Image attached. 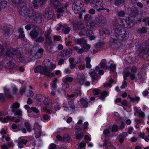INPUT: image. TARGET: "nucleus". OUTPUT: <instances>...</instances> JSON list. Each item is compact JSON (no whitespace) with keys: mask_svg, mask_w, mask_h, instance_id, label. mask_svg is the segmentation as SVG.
Masks as SVG:
<instances>
[{"mask_svg":"<svg viewBox=\"0 0 149 149\" xmlns=\"http://www.w3.org/2000/svg\"><path fill=\"white\" fill-rule=\"evenodd\" d=\"M13 58L7 55V56L5 58L3 61V65L6 68L11 69L13 68L14 65V63L12 62Z\"/></svg>","mask_w":149,"mask_h":149,"instance_id":"0eeeda50","label":"nucleus"},{"mask_svg":"<svg viewBox=\"0 0 149 149\" xmlns=\"http://www.w3.org/2000/svg\"><path fill=\"white\" fill-rule=\"evenodd\" d=\"M42 96L40 95H36L35 97V99L37 101L39 102H41L42 99L41 97Z\"/></svg>","mask_w":149,"mask_h":149,"instance_id":"09e8293b","label":"nucleus"},{"mask_svg":"<svg viewBox=\"0 0 149 149\" xmlns=\"http://www.w3.org/2000/svg\"><path fill=\"white\" fill-rule=\"evenodd\" d=\"M82 3L83 2L81 0H74L72 5V8L75 13H78L81 11L83 7Z\"/></svg>","mask_w":149,"mask_h":149,"instance_id":"423d86ee","label":"nucleus"},{"mask_svg":"<svg viewBox=\"0 0 149 149\" xmlns=\"http://www.w3.org/2000/svg\"><path fill=\"white\" fill-rule=\"evenodd\" d=\"M114 36L121 40H126L128 37V32L120 25L115 26L113 29Z\"/></svg>","mask_w":149,"mask_h":149,"instance_id":"f03ea898","label":"nucleus"},{"mask_svg":"<svg viewBox=\"0 0 149 149\" xmlns=\"http://www.w3.org/2000/svg\"><path fill=\"white\" fill-rule=\"evenodd\" d=\"M13 3L17 4L20 3L22 0H12Z\"/></svg>","mask_w":149,"mask_h":149,"instance_id":"69168bd1","label":"nucleus"},{"mask_svg":"<svg viewBox=\"0 0 149 149\" xmlns=\"http://www.w3.org/2000/svg\"><path fill=\"white\" fill-rule=\"evenodd\" d=\"M56 145L55 144L52 143L50 145L49 149H56Z\"/></svg>","mask_w":149,"mask_h":149,"instance_id":"680f3d73","label":"nucleus"},{"mask_svg":"<svg viewBox=\"0 0 149 149\" xmlns=\"http://www.w3.org/2000/svg\"><path fill=\"white\" fill-rule=\"evenodd\" d=\"M126 1L125 0H116L114 2V4L116 6H118L121 4H124L126 3Z\"/></svg>","mask_w":149,"mask_h":149,"instance_id":"c85d7f7f","label":"nucleus"},{"mask_svg":"<svg viewBox=\"0 0 149 149\" xmlns=\"http://www.w3.org/2000/svg\"><path fill=\"white\" fill-rule=\"evenodd\" d=\"M10 52L13 55H15L19 53V51L17 49L12 48L10 49Z\"/></svg>","mask_w":149,"mask_h":149,"instance_id":"c756f323","label":"nucleus"},{"mask_svg":"<svg viewBox=\"0 0 149 149\" xmlns=\"http://www.w3.org/2000/svg\"><path fill=\"white\" fill-rule=\"evenodd\" d=\"M143 22H145L147 21L148 24L149 26V17H147L146 18H143L142 20Z\"/></svg>","mask_w":149,"mask_h":149,"instance_id":"774afa93","label":"nucleus"},{"mask_svg":"<svg viewBox=\"0 0 149 149\" xmlns=\"http://www.w3.org/2000/svg\"><path fill=\"white\" fill-rule=\"evenodd\" d=\"M86 35L89 36V38L91 40H94L95 37L93 36V31L91 30L90 26L86 25L84 26V30Z\"/></svg>","mask_w":149,"mask_h":149,"instance_id":"6e6552de","label":"nucleus"},{"mask_svg":"<svg viewBox=\"0 0 149 149\" xmlns=\"http://www.w3.org/2000/svg\"><path fill=\"white\" fill-rule=\"evenodd\" d=\"M35 39V42H36L42 43L44 41L45 38L44 37L40 36Z\"/></svg>","mask_w":149,"mask_h":149,"instance_id":"4c0bfd02","label":"nucleus"},{"mask_svg":"<svg viewBox=\"0 0 149 149\" xmlns=\"http://www.w3.org/2000/svg\"><path fill=\"white\" fill-rule=\"evenodd\" d=\"M100 92V91L98 90H93V93L94 95H97Z\"/></svg>","mask_w":149,"mask_h":149,"instance_id":"052dcab7","label":"nucleus"},{"mask_svg":"<svg viewBox=\"0 0 149 149\" xmlns=\"http://www.w3.org/2000/svg\"><path fill=\"white\" fill-rule=\"evenodd\" d=\"M22 4H20L21 9L19 10V14L21 15L25 18L29 17L31 19L33 20L37 23L41 22L42 16L40 12L33 10H30L26 6L22 8Z\"/></svg>","mask_w":149,"mask_h":149,"instance_id":"f257e3e1","label":"nucleus"},{"mask_svg":"<svg viewBox=\"0 0 149 149\" xmlns=\"http://www.w3.org/2000/svg\"><path fill=\"white\" fill-rule=\"evenodd\" d=\"M141 54L143 58H146L149 60V48L143 49L141 51Z\"/></svg>","mask_w":149,"mask_h":149,"instance_id":"2eb2a0df","label":"nucleus"},{"mask_svg":"<svg viewBox=\"0 0 149 149\" xmlns=\"http://www.w3.org/2000/svg\"><path fill=\"white\" fill-rule=\"evenodd\" d=\"M84 2L86 4L90 3L91 6L93 7L97 8V7L100 6L102 7L101 2H100V0H84Z\"/></svg>","mask_w":149,"mask_h":149,"instance_id":"9b49d317","label":"nucleus"},{"mask_svg":"<svg viewBox=\"0 0 149 149\" xmlns=\"http://www.w3.org/2000/svg\"><path fill=\"white\" fill-rule=\"evenodd\" d=\"M58 80L56 78H55L53 81L52 84V87L53 89H56L57 88L56 83Z\"/></svg>","mask_w":149,"mask_h":149,"instance_id":"ea45409f","label":"nucleus"},{"mask_svg":"<svg viewBox=\"0 0 149 149\" xmlns=\"http://www.w3.org/2000/svg\"><path fill=\"white\" fill-rule=\"evenodd\" d=\"M101 4L102 6L103 5V4L102 3H101ZM102 8H100L97 9V11H100V10H106L107 13H108L109 11V9L108 8H104L102 7H101Z\"/></svg>","mask_w":149,"mask_h":149,"instance_id":"3c124183","label":"nucleus"},{"mask_svg":"<svg viewBox=\"0 0 149 149\" xmlns=\"http://www.w3.org/2000/svg\"><path fill=\"white\" fill-rule=\"evenodd\" d=\"M130 77L131 79L132 80H134V79H137V78L136 77H135V75L134 73H131L130 76Z\"/></svg>","mask_w":149,"mask_h":149,"instance_id":"0e129e2a","label":"nucleus"},{"mask_svg":"<svg viewBox=\"0 0 149 149\" xmlns=\"http://www.w3.org/2000/svg\"><path fill=\"white\" fill-rule=\"evenodd\" d=\"M34 72L35 73H40L43 74L48 77H50V73L46 71L44 68V67H42L40 65H38L34 69Z\"/></svg>","mask_w":149,"mask_h":149,"instance_id":"1a4fd4ad","label":"nucleus"},{"mask_svg":"<svg viewBox=\"0 0 149 149\" xmlns=\"http://www.w3.org/2000/svg\"><path fill=\"white\" fill-rule=\"evenodd\" d=\"M123 74L124 75V79L126 80L127 79V77L129 76L130 74V72L127 69H124L123 71Z\"/></svg>","mask_w":149,"mask_h":149,"instance_id":"cd10ccee","label":"nucleus"},{"mask_svg":"<svg viewBox=\"0 0 149 149\" xmlns=\"http://www.w3.org/2000/svg\"><path fill=\"white\" fill-rule=\"evenodd\" d=\"M19 59L21 62L23 63L25 62L26 60L29 61H31L29 59V57H26L24 58V57L20 56L19 58Z\"/></svg>","mask_w":149,"mask_h":149,"instance_id":"c9c22d12","label":"nucleus"},{"mask_svg":"<svg viewBox=\"0 0 149 149\" xmlns=\"http://www.w3.org/2000/svg\"><path fill=\"white\" fill-rule=\"evenodd\" d=\"M82 46H83L84 48L86 49H89L90 48L89 45L87 44V43H86L85 44L83 45Z\"/></svg>","mask_w":149,"mask_h":149,"instance_id":"e2e57ef3","label":"nucleus"},{"mask_svg":"<svg viewBox=\"0 0 149 149\" xmlns=\"http://www.w3.org/2000/svg\"><path fill=\"white\" fill-rule=\"evenodd\" d=\"M1 8H5L7 6V1L2 0L0 1Z\"/></svg>","mask_w":149,"mask_h":149,"instance_id":"a19ab883","label":"nucleus"},{"mask_svg":"<svg viewBox=\"0 0 149 149\" xmlns=\"http://www.w3.org/2000/svg\"><path fill=\"white\" fill-rule=\"evenodd\" d=\"M107 93L106 91H104L101 93V96L100 98L102 100H104V98L105 96L107 95Z\"/></svg>","mask_w":149,"mask_h":149,"instance_id":"f704fd0d","label":"nucleus"},{"mask_svg":"<svg viewBox=\"0 0 149 149\" xmlns=\"http://www.w3.org/2000/svg\"><path fill=\"white\" fill-rule=\"evenodd\" d=\"M116 66L114 64H111L109 66H108L107 69L114 72L115 70Z\"/></svg>","mask_w":149,"mask_h":149,"instance_id":"2f4dec72","label":"nucleus"},{"mask_svg":"<svg viewBox=\"0 0 149 149\" xmlns=\"http://www.w3.org/2000/svg\"><path fill=\"white\" fill-rule=\"evenodd\" d=\"M44 52V50L42 48L38 49L37 50H35L34 48L31 49L29 53L26 54V56H29L30 60H33V58L36 59L40 58Z\"/></svg>","mask_w":149,"mask_h":149,"instance_id":"7ed1b4c3","label":"nucleus"},{"mask_svg":"<svg viewBox=\"0 0 149 149\" xmlns=\"http://www.w3.org/2000/svg\"><path fill=\"white\" fill-rule=\"evenodd\" d=\"M104 45V44L103 42L99 41L95 44V47L97 49L102 47Z\"/></svg>","mask_w":149,"mask_h":149,"instance_id":"e433bc0d","label":"nucleus"},{"mask_svg":"<svg viewBox=\"0 0 149 149\" xmlns=\"http://www.w3.org/2000/svg\"><path fill=\"white\" fill-rule=\"evenodd\" d=\"M118 130V128L116 125H114L112 127V131L115 132L116 131Z\"/></svg>","mask_w":149,"mask_h":149,"instance_id":"6e6d98bb","label":"nucleus"},{"mask_svg":"<svg viewBox=\"0 0 149 149\" xmlns=\"http://www.w3.org/2000/svg\"><path fill=\"white\" fill-rule=\"evenodd\" d=\"M13 32V29L11 28H6L3 31L4 35L5 37H8Z\"/></svg>","mask_w":149,"mask_h":149,"instance_id":"6ab92c4d","label":"nucleus"},{"mask_svg":"<svg viewBox=\"0 0 149 149\" xmlns=\"http://www.w3.org/2000/svg\"><path fill=\"white\" fill-rule=\"evenodd\" d=\"M54 13L53 11L49 10L48 8L46 9L45 11V18H47V19H49L52 18L53 17Z\"/></svg>","mask_w":149,"mask_h":149,"instance_id":"a211bd4d","label":"nucleus"},{"mask_svg":"<svg viewBox=\"0 0 149 149\" xmlns=\"http://www.w3.org/2000/svg\"><path fill=\"white\" fill-rule=\"evenodd\" d=\"M86 145V143L84 141H82L79 144V147L81 148L85 146Z\"/></svg>","mask_w":149,"mask_h":149,"instance_id":"bf43d9fd","label":"nucleus"},{"mask_svg":"<svg viewBox=\"0 0 149 149\" xmlns=\"http://www.w3.org/2000/svg\"><path fill=\"white\" fill-rule=\"evenodd\" d=\"M95 22L97 24L100 25L101 26L103 24L106 23V19L103 16L101 15L98 16L95 18Z\"/></svg>","mask_w":149,"mask_h":149,"instance_id":"ddd939ff","label":"nucleus"},{"mask_svg":"<svg viewBox=\"0 0 149 149\" xmlns=\"http://www.w3.org/2000/svg\"><path fill=\"white\" fill-rule=\"evenodd\" d=\"M78 83L80 85H82L84 84L85 81L84 79L82 78L81 79H77Z\"/></svg>","mask_w":149,"mask_h":149,"instance_id":"de8ad7c7","label":"nucleus"},{"mask_svg":"<svg viewBox=\"0 0 149 149\" xmlns=\"http://www.w3.org/2000/svg\"><path fill=\"white\" fill-rule=\"evenodd\" d=\"M100 66L101 68H106L107 69L108 66L107 65L106 60L105 59L102 60L100 63Z\"/></svg>","mask_w":149,"mask_h":149,"instance_id":"393cba45","label":"nucleus"},{"mask_svg":"<svg viewBox=\"0 0 149 149\" xmlns=\"http://www.w3.org/2000/svg\"><path fill=\"white\" fill-rule=\"evenodd\" d=\"M73 80V79L71 77H67L65 79L63 80V81L64 84L68 83V82H71Z\"/></svg>","mask_w":149,"mask_h":149,"instance_id":"58836bf2","label":"nucleus"},{"mask_svg":"<svg viewBox=\"0 0 149 149\" xmlns=\"http://www.w3.org/2000/svg\"><path fill=\"white\" fill-rule=\"evenodd\" d=\"M89 74L93 80H97L98 78V75L97 73L95 72V71L91 72L89 73Z\"/></svg>","mask_w":149,"mask_h":149,"instance_id":"b1692460","label":"nucleus"},{"mask_svg":"<svg viewBox=\"0 0 149 149\" xmlns=\"http://www.w3.org/2000/svg\"><path fill=\"white\" fill-rule=\"evenodd\" d=\"M33 129L34 130V133L36 138H38L41 136V128L38 123L35 124Z\"/></svg>","mask_w":149,"mask_h":149,"instance_id":"f8f14e48","label":"nucleus"},{"mask_svg":"<svg viewBox=\"0 0 149 149\" xmlns=\"http://www.w3.org/2000/svg\"><path fill=\"white\" fill-rule=\"evenodd\" d=\"M125 13L123 10H121L118 12L117 14L118 16L120 17H123L125 16Z\"/></svg>","mask_w":149,"mask_h":149,"instance_id":"79ce46f5","label":"nucleus"},{"mask_svg":"<svg viewBox=\"0 0 149 149\" xmlns=\"http://www.w3.org/2000/svg\"><path fill=\"white\" fill-rule=\"evenodd\" d=\"M81 106L84 107H86L88 105V103L85 100L82 99L81 100Z\"/></svg>","mask_w":149,"mask_h":149,"instance_id":"72a5a7b5","label":"nucleus"},{"mask_svg":"<svg viewBox=\"0 0 149 149\" xmlns=\"http://www.w3.org/2000/svg\"><path fill=\"white\" fill-rule=\"evenodd\" d=\"M24 126L26 127L27 130L29 132H31V125L28 122H25L24 123Z\"/></svg>","mask_w":149,"mask_h":149,"instance_id":"473e14b6","label":"nucleus"},{"mask_svg":"<svg viewBox=\"0 0 149 149\" xmlns=\"http://www.w3.org/2000/svg\"><path fill=\"white\" fill-rule=\"evenodd\" d=\"M49 102L50 100L47 98L45 99L43 101L44 104L45 105H48L49 103Z\"/></svg>","mask_w":149,"mask_h":149,"instance_id":"4d7b16f0","label":"nucleus"},{"mask_svg":"<svg viewBox=\"0 0 149 149\" xmlns=\"http://www.w3.org/2000/svg\"><path fill=\"white\" fill-rule=\"evenodd\" d=\"M40 30V29L39 27L36 26L30 31L29 35L32 39H35L37 38Z\"/></svg>","mask_w":149,"mask_h":149,"instance_id":"9d476101","label":"nucleus"},{"mask_svg":"<svg viewBox=\"0 0 149 149\" xmlns=\"http://www.w3.org/2000/svg\"><path fill=\"white\" fill-rule=\"evenodd\" d=\"M70 137L68 135H65L63 138V141L68 142L70 140Z\"/></svg>","mask_w":149,"mask_h":149,"instance_id":"49530a36","label":"nucleus"},{"mask_svg":"<svg viewBox=\"0 0 149 149\" xmlns=\"http://www.w3.org/2000/svg\"><path fill=\"white\" fill-rule=\"evenodd\" d=\"M109 138L108 135H106L105 137V141L103 145L104 146H108V144L110 143V141L109 140Z\"/></svg>","mask_w":149,"mask_h":149,"instance_id":"7c9ffc66","label":"nucleus"},{"mask_svg":"<svg viewBox=\"0 0 149 149\" xmlns=\"http://www.w3.org/2000/svg\"><path fill=\"white\" fill-rule=\"evenodd\" d=\"M43 64L44 65V68L45 70L50 73V77H53L54 76L53 73L51 72V70H52L56 67L55 65L52 64L50 61L49 59L45 60L43 62Z\"/></svg>","mask_w":149,"mask_h":149,"instance_id":"20e7f679","label":"nucleus"},{"mask_svg":"<svg viewBox=\"0 0 149 149\" xmlns=\"http://www.w3.org/2000/svg\"><path fill=\"white\" fill-rule=\"evenodd\" d=\"M92 18V17L91 15L89 14H87L85 15L84 17V19L86 21H89Z\"/></svg>","mask_w":149,"mask_h":149,"instance_id":"c03bdc74","label":"nucleus"},{"mask_svg":"<svg viewBox=\"0 0 149 149\" xmlns=\"http://www.w3.org/2000/svg\"><path fill=\"white\" fill-rule=\"evenodd\" d=\"M109 31L108 29L104 28H102L100 30V33L101 35L104 34H109Z\"/></svg>","mask_w":149,"mask_h":149,"instance_id":"bb28decb","label":"nucleus"},{"mask_svg":"<svg viewBox=\"0 0 149 149\" xmlns=\"http://www.w3.org/2000/svg\"><path fill=\"white\" fill-rule=\"evenodd\" d=\"M19 107V104L17 102L14 103L11 106V108H12L11 111L14 113L15 117L18 118H21L22 116V111L19 109H18Z\"/></svg>","mask_w":149,"mask_h":149,"instance_id":"39448f33","label":"nucleus"},{"mask_svg":"<svg viewBox=\"0 0 149 149\" xmlns=\"http://www.w3.org/2000/svg\"><path fill=\"white\" fill-rule=\"evenodd\" d=\"M84 29H82L81 31H80L79 32V35L80 36H85L84 32L85 31L84 30Z\"/></svg>","mask_w":149,"mask_h":149,"instance_id":"13d9d810","label":"nucleus"},{"mask_svg":"<svg viewBox=\"0 0 149 149\" xmlns=\"http://www.w3.org/2000/svg\"><path fill=\"white\" fill-rule=\"evenodd\" d=\"M15 118H16V117L15 116L11 117L10 116H7L6 118H0V121L3 123H7V121L6 120L13 121Z\"/></svg>","mask_w":149,"mask_h":149,"instance_id":"412c9836","label":"nucleus"},{"mask_svg":"<svg viewBox=\"0 0 149 149\" xmlns=\"http://www.w3.org/2000/svg\"><path fill=\"white\" fill-rule=\"evenodd\" d=\"M136 31L138 33L141 35L147 32V28L145 27L139 28L136 29Z\"/></svg>","mask_w":149,"mask_h":149,"instance_id":"aec40b11","label":"nucleus"},{"mask_svg":"<svg viewBox=\"0 0 149 149\" xmlns=\"http://www.w3.org/2000/svg\"><path fill=\"white\" fill-rule=\"evenodd\" d=\"M4 51V49L3 46L0 44V56L3 54Z\"/></svg>","mask_w":149,"mask_h":149,"instance_id":"8fccbe9b","label":"nucleus"},{"mask_svg":"<svg viewBox=\"0 0 149 149\" xmlns=\"http://www.w3.org/2000/svg\"><path fill=\"white\" fill-rule=\"evenodd\" d=\"M125 24H124V27L130 28L134 25L135 21L134 20L131 19L129 18L126 19L125 21Z\"/></svg>","mask_w":149,"mask_h":149,"instance_id":"4468645a","label":"nucleus"},{"mask_svg":"<svg viewBox=\"0 0 149 149\" xmlns=\"http://www.w3.org/2000/svg\"><path fill=\"white\" fill-rule=\"evenodd\" d=\"M46 42L49 44H51L52 43L51 38L50 37L45 38Z\"/></svg>","mask_w":149,"mask_h":149,"instance_id":"864d4df0","label":"nucleus"},{"mask_svg":"<svg viewBox=\"0 0 149 149\" xmlns=\"http://www.w3.org/2000/svg\"><path fill=\"white\" fill-rule=\"evenodd\" d=\"M68 104L69 105L70 107L72 109L75 108V105L73 100H71L68 102Z\"/></svg>","mask_w":149,"mask_h":149,"instance_id":"a18cd8bd","label":"nucleus"},{"mask_svg":"<svg viewBox=\"0 0 149 149\" xmlns=\"http://www.w3.org/2000/svg\"><path fill=\"white\" fill-rule=\"evenodd\" d=\"M107 146L108 149H116L114 147L111 145L110 143L108 144V146Z\"/></svg>","mask_w":149,"mask_h":149,"instance_id":"338daca9","label":"nucleus"},{"mask_svg":"<svg viewBox=\"0 0 149 149\" xmlns=\"http://www.w3.org/2000/svg\"><path fill=\"white\" fill-rule=\"evenodd\" d=\"M121 104L123 106L126 107L128 106V103L127 100H124L122 102Z\"/></svg>","mask_w":149,"mask_h":149,"instance_id":"5fc2aeb1","label":"nucleus"},{"mask_svg":"<svg viewBox=\"0 0 149 149\" xmlns=\"http://www.w3.org/2000/svg\"><path fill=\"white\" fill-rule=\"evenodd\" d=\"M76 138L77 139H80L82 138L83 136V133H79L78 134H76L74 135Z\"/></svg>","mask_w":149,"mask_h":149,"instance_id":"37998d69","label":"nucleus"},{"mask_svg":"<svg viewBox=\"0 0 149 149\" xmlns=\"http://www.w3.org/2000/svg\"><path fill=\"white\" fill-rule=\"evenodd\" d=\"M137 68L135 66H133L131 68V73L135 74L136 72Z\"/></svg>","mask_w":149,"mask_h":149,"instance_id":"603ef678","label":"nucleus"},{"mask_svg":"<svg viewBox=\"0 0 149 149\" xmlns=\"http://www.w3.org/2000/svg\"><path fill=\"white\" fill-rule=\"evenodd\" d=\"M62 26V30L63 32L65 34H68L69 33L70 31V28L68 27L67 25L66 24H63L61 26Z\"/></svg>","mask_w":149,"mask_h":149,"instance_id":"4be33fe9","label":"nucleus"},{"mask_svg":"<svg viewBox=\"0 0 149 149\" xmlns=\"http://www.w3.org/2000/svg\"><path fill=\"white\" fill-rule=\"evenodd\" d=\"M18 31L19 33V38H21V40H24L25 36V35L23 34L24 32L23 31L22 29L20 28L18 30Z\"/></svg>","mask_w":149,"mask_h":149,"instance_id":"5701e85b","label":"nucleus"},{"mask_svg":"<svg viewBox=\"0 0 149 149\" xmlns=\"http://www.w3.org/2000/svg\"><path fill=\"white\" fill-rule=\"evenodd\" d=\"M75 43L77 44L82 46L83 45L87 43V40L84 38H76L74 40Z\"/></svg>","mask_w":149,"mask_h":149,"instance_id":"f3484780","label":"nucleus"},{"mask_svg":"<svg viewBox=\"0 0 149 149\" xmlns=\"http://www.w3.org/2000/svg\"><path fill=\"white\" fill-rule=\"evenodd\" d=\"M32 3L33 4V6L36 8H37L38 7L39 5L42 6L43 5V4H40L41 2L39 0L38 1L34 0L32 2Z\"/></svg>","mask_w":149,"mask_h":149,"instance_id":"a878e982","label":"nucleus"},{"mask_svg":"<svg viewBox=\"0 0 149 149\" xmlns=\"http://www.w3.org/2000/svg\"><path fill=\"white\" fill-rule=\"evenodd\" d=\"M72 53V50L71 49H63L61 53L60 54V55L63 57L65 56H70Z\"/></svg>","mask_w":149,"mask_h":149,"instance_id":"dca6fc26","label":"nucleus"}]
</instances>
